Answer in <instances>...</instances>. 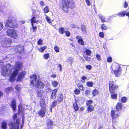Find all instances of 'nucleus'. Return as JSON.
<instances>
[{
  "label": "nucleus",
  "mask_w": 129,
  "mask_h": 129,
  "mask_svg": "<svg viewBox=\"0 0 129 129\" xmlns=\"http://www.w3.org/2000/svg\"><path fill=\"white\" fill-rule=\"evenodd\" d=\"M84 57L85 58V60L87 61H89L90 60V58L88 57L87 56H84Z\"/></svg>",
  "instance_id": "5fc2aeb1"
},
{
  "label": "nucleus",
  "mask_w": 129,
  "mask_h": 129,
  "mask_svg": "<svg viewBox=\"0 0 129 129\" xmlns=\"http://www.w3.org/2000/svg\"><path fill=\"white\" fill-rule=\"evenodd\" d=\"M111 113L112 118H115L118 117L120 115L119 113L117 111H112Z\"/></svg>",
  "instance_id": "2eb2a0df"
},
{
  "label": "nucleus",
  "mask_w": 129,
  "mask_h": 129,
  "mask_svg": "<svg viewBox=\"0 0 129 129\" xmlns=\"http://www.w3.org/2000/svg\"><path fill=\"white\" fill-rule=\"evenodd\" d=\"M57 91V89H55L53 91L51 97V98L54 99L56 98V93Z\"/></svg>",
  "instance_id": "aec40b11"
},
{
  "label": "nucleus",
  "mask_w": 129,
  "mask_h": 129,
  "mask_svg": "<svg viewBox=\"0 0 129 129\" xmlns=\"http://www.w3.org/2000/svg\"><path fill=\"white\" fill-rule=\"evenodd\" d=\"M78 87L82 91H84V87L82 85L80 84L78 85Z\"/></svg>",
  "instance_id": "ea45409f"
},
{
  "label": "nucleus",
  "mask_w": 129,
  "mask_h": 129,
  "mask_svg": "<svg viewBox=\"0 0 129 129\" xmlns=\"http://www.w3.org/2000/svg\"><path fill=\"white\" fill-rule=\"evenodd\" d=\"M47 124L49 127H52L53 125V122L50 120L48 119L47 120Z\"/></svg>",
  "instance_id": "6ab92c4d"
},
{
  "label": "nucleus",
  "mask_w": 129,
  "mask_h": 129,
  "mask_svg": "<svg viewBox=\"0 0 129 129\" xmlns=\"http://www.w3.org/2000/svg\"><path fill=\"white\" fill-rule=\"evenodd\" d=\"M38 12L36 11H34L33 12L34 15H33L31 19V23L32 26H33L34 23H36L37 24L39 21L38 18L37 14H38Z\"/></svg>",
  "instance_id": "f8f14e48"
},
{
  "label": "nucleus",
  "mask_w": 129,
  "mask_h": 129,
  "mask_svg": "<svg viewBox=\"0 0 129 129\" xmlns=\"http://www.w3.org/2000/svg\"><path fill=\"white\" fill-rule=\"evenodd\" d=\"M57 101L56 100H55L54 102L52 103V104L51 105V110L52 108L54 107H55V106L57 104Z\"/></svg>",
  "instance_id": "bb28decb"
},
{
  "label": "nucleus",
  "mask_w": 129,
  "mask_h": 129,
  "mask_svg": "<svg viewBox=\"0 0 129 129\" xmlns=\"http://www.w3.org/2000/svg\"><path fill=\"white\" fill-rule=\"evenodd\" d=\"M19 123L10 122L8 124L10 129H19Z\"/></svg>",
  "instance_id": "ddd939ff"
},
{
  "label": "nucleus",
  "mask_w": 129,
  "mask_h": 129,
  "mask_svg": "<svg viewBox=\"0 0 129 129\" xmlns=\"http://www.w3.org/2000/svg\"><path fill=\"white\" fill-rule=\"evenodd\" d=\"M58 67L60 68V71H61L62 69V66H61V65L60 64H59L58 65Z\"/></svg>",
  "instance_id": "338daca9"
},
{
  "label": "nucleus",
  "mask_w": 129,
  "mask_h": 129,
  "mask_svg": "<svg viewBox=\"0 0 129 129\" xmlns=\"http://www.w3.org/2000/svg\"><path fill=\"white\" fill-rule=\"evenodd\" d=\"M6 33L9 36L15 39H17L18 36L17 31L15 29H8L6 31Z\"/></svg>",
  "instance_id": "423d86ee"
},
{
  "label": "nucleus",
  "mask_w": 129,
  "mask_h": 129,
  "mask_svg": "<svg viewBox=\"0 0 129 129\" xmlns=\"http://www.w3.org/2000/svg\"><path fill=\"white\" fill-rule=\"evenodd\" d=\"M109 87V91L111 93H114L115 89L118 87L117 86L114 84V83L113 81L110 82Z\"/></svg>",
  "instance_id": "9b49d317"
},
{
  "label": "nucleus",
  "mask_w": 129,
  "mask_h": 129,
  "mask_svg": "<svg viewBox=\"0 0 129 129\" xmlns=\"http://www.w3.org/2000/svg\"><path fill=\"white\" fill-rule=\"evenodd\" d=\"M47 48V46H44L42 47L41 48H40L38 49V50L40 52H43L45 50V49Z\"/></svg>",
  "instance_id": "cd10ccee"
},
{
  "label": "nucleus",
  "mask_w": 129,
  "mask_h": 129,
  "mask_svg": "<svg viewBox=\"0 0 129 129\" xmlns=\"http://www.w3.org/2000/svg\"><path fill=\"white\" fill-rule=\"evenodd\" d=\"M30 81L31 84L36 87L43 88L44 86V84L40 80H36V75L34 74L30 76Z\"/></svg>",
  "instance_id": "f257e3e1"
},
{
  "label": "nucleus",
  "mask_w": 129,
  "mask_h": 129,
  "mask_svg": "<svg viewBox=\"0 0 129 129\" xmlns=\"http://www.w3.org/2000/svg\"><path fill=\"white\" fill-rule=\"evenodd\" d=\"M14 49L16 52V53L20 55H23L24 54V48L23 46L20 45L14 46L13 47Z\"/></svg>",
  "instance_id": "6e6552de"
},
{
  "label": "nucleus",
  "mask_w": 129,
  "mask_h": 129,
  "mask_svg": "<svg viewBox=\"0 0 129 129\" xmlns=\"http://www.w3.org/2000/svg\"><path fill=\"white\" fill-rule=\"evenodd\" d=\"M17 114H15L14 115L13 118L14 119V122L19 123V120L17 117Z\"/></svg>",
  "instance_id": "a211bd4d"
},
{
  "label": "nucleus",
  "mask_w": 129,
  "mask_h": 129,
  "mask_svg": "<svg viewBox=\"0 0 129 129\" xmlns=\"http://www.w3.org/2000/svg\"><path fill=\"white\" fill-rule=\"evenodd\" d=\"M48 9H44V11L45 13H47L49 11Z\"/></svg>",
  "instance_id": "680f3d73"
},
{
  "label": "nucleus",
  "mask_w": 129,
  "mask_h": 129,
  "mask_svg": "<svg viewBox=\"0 0 129 129\" xmlns=\"http://www.w3.org/2000/svg\"><path fill=\"white\" fill-rule=\"evenodd\" d=\"M8 20L5 22L6 25L8 27L11 28H15L18 26V25L16 21H14L12 19V17H9Z\"/></svg>",
  "instance_id": "20e7f679"
},
{
  "label": "nucleus",
  "mask_w": 129,
  "mask_h": 129,
  "mask_svg": "<svg viewBox=\"0 0 129 129\" xmlns=\"http://www.w3.org/2000/svg\"><path fill=\"white\" fill-rule=\"evenodd\" d=\"M13 68L12 65L9 64H7L5 67L4 66L3 67V70L1 71L2 74L3 76L10 75Z\"/></svg>",
  "instance_id": "7ed1b4c3"
},
{
  "label": "nucleus",
  "mask_w": 129,
  "mask_h": 129,
  "mask_svg": "<svg viewBox=\"0 0 129 129\" xmlns=\"http://www.w3.org/2000/svg\"><path fill=\"white\" fill-rule=\"evenodd\" d=\"M71 27L73 28H75L76 27V26L75 24H72L71 25Z\"/></svg>",
  "instance_id": "69168bd1"
},
{
  "label": "nucleus",
  "mask_w": 129,
  "mask_h": 129,
  "mask_svg": "<svg viewBox=\"0 0 129 129\" xmlns=\"http://www.w3.org/2000/svg\"><path fill=\"white\" fill-rule=\"evenodd\" d=\"M45 15L46 16V19L48 22L50 23H52V21L50 19V18L49 17L47 16L46 14H45Z\"/></svg>",
  "instance_id": "2f4dec72"
},
{
  "label": "nucleus",
  "mask_w": 129,
  "mask_h": 129,
  "mask_svg": "<svg viewBox=\"0 0 129 129\" xmlns=\"http://www.w3.org/2000/svg\"><path fill=\"white\" fill-rule=\"evenodd\" d=\"M81 29L82 31L83 32L86 33V30L85 26L84 25H82L81 26Z\"/></svg>",
  "instance_id": "7c9ffc66"
},
{
  "label": "nucleus",
  "mask_w": 129,
  "mask_h": 129,
  "mask_svg": "<svg viewBox=\"0 0 129 129\" xmlns=\"http://www.w3.org/2000/svg\"><path fill=\"white\" fill-rule=\"evenodd\" d=\"M91 93V91L89 90H86L85 91V94L87 96L89 95Z\"/></svg>",
  "instance_id": "a19ab883"
},
{
  "label": "nucleus",
  "mask_w": 129,
  "mask_h": 129,
  "mask_svg": "<svg viewBox=\"0 0 129 129\" xmlns=\"http://www.w3.org/2000/svg\"><path fill=\"white\" fill-rule=\"evenodd\" d=\"M11 43V39L10 38H4L2 41L1 44L4 47H8L9 46Z\"/></svg>",
  "instance_id": "1a4fd4ad"
},
{
  "label": "nucleus",
  "mask_w": 129,
  "mask_h": 129,
  "mask_svg": "<svg viewBox=\"0 0 129 129\" xmlns=\"http://www.w3.org/2000/svg\"><path fill=\"white\" fill-rule=\"evenodd\" d=\"M66 32V36L67 37H69L70 36V33L68 31H67Z\"/></svg>",
  "instance_id": "603ef678"
},
{
  "label": "nucleus",
  "mask_w": 129,
  "mask_h": 129,
  "mask_svg": "<svg viewBox=\"0 0 129 129\" xmlns=\"http://www.w3.org/2000/svg\"><path fill=\"white\" fill-rule=\"evenodd\" d=\"M40 105L42 108L38 112V114L41 117H43L45 116L46 112V106L44 101L42 100L40 102Z\"/></svg>",
  "instance_id": "0eeeda50"
},
{
  "label": "nucleus",
  "mask_w": 129,
  "mask_h": 129,
  "mask_svg": "<svg viewBox=\"0 0 129 129\" xmlns=\"http://www.w3.org/2000/svg\"><path fill=\"white\" fill-rule=\"evenodd\" d=\"M111 67L113 70V71H112V73L114 72L115 74H116V76H118V74L120 71L121 70L119 66L116 64H114L111 66Z\"/></svg>",
  "instance_id": "9d476101"
},
{
  "label": "nucleus",
  "mask_w": 129,
  "mask_h": 129,
  "mask_svg": "<svg viewBox=\"0 0 129 129\" xmlns=\"http://www.w3.org/2000/svg\"><path fill=\"white\" fill-rule=\"evenodd\" d=\"M13 88L11 87H9L6 89L5 91L7 92H9L13 90Z\"/></svg>",
  "instance_id": "e433bc0d"
},
{
  "label": "nucleus",
  "mask_w": 129,
  "mask_h": 129,
  "mask_svg": "<svg viewBox=\"0 0 129 129\" xmlns=\"http://www.w3.org/2000/svg\"><path fill=\"white\" fill-rule=\"evenodd\" d=\"M54 49L56 52H59V49L57 46H55L54 47Z\"/></svg>",
  "instance_id": "c03bdc74"
},
{
  "label": "nucleus",
  "mask_w": 129,
  "mask_h": 129,
  "mask_svg": "<svg viewBox=\"0 0 129 129\" xmlns=\"http://www.w3.org/2000/svg\"><path fill=\"white\" fill-rule=\"evenodd\" d=\"M93 84V83L91 81H88L86 83L87 85L89 87H92Z\"/></svg>",
  "instance_id": "c85d7f7f"
},
{
  "label": "nucleus",
  "mask_w": 129,
  "mask_h": 129,
  "mask_svg": "<svg viewBox=\"0 0 129 129\" xmlns=\"http://www.w3.org/2000/svg\"><path fill=\"white\" fill-rule=\"evenodd\" d=\"M76 38L78 40V42L79 44L81 45H84V42L83 41L81 37L80 36H77Z\"/></svg>",
  "instance_id": "dca6fc26"
},
{
  "label": "nucleus",
  "mask_w": 129,
  "mask_h": 129,
  "mask_svg": "<svg viewBox=\"0 0 129 129\" xmlns=\"http://www.w3.org/2000/svg\"><path fill=\"white\" fill-rule=\"evenodd\" d=\"M59 32L61 34H63L65 32V29L63 27H61L58 29Z\"/></svg>",
  "instance_id": "a878e982"
},
{
  "label": "nucleus",
  "mask_w": 129,
  "mask_h": 129,
  "mask_svg": "<svg viewBox=\"0 0 129 129\" xmlns=\"http://www.w3.org/2000/svg\"><path fill=\"white\" fill-rule=\"evenodd\" d=\"M93 103V101L92 100H88L86 101V105L87 106H90Z\"/></svg>",
  "instance_id": "c756f323"
},
{
  "label": "nucleus",
  "mask_w": 129,
  "mask_h": 129,
  "mask_svg": "<svg viewBox=\"0 0 129 129\" xmlns=\"http://www.w3.org/2000/svg\"><path fill=\"white\" fill-rule=\"evenodd\" d=\"M86 68L87 69L90 70L92 69V67L90 65H88L86 66Z\"/></svg>",
  "instance_id": "4d7b16f0"
},
{
  "label": "nucleus",
  "mask_w": 129,
  "mask_h": 129,
  "mask_svg": "<svg viewBox=\"0 0 129 129\" xmlns=\"http://www.w3.org/2000/svg\"><path fill=\"white\" fill-rule=\"evenodd\" d=\"M99 35L100 37L102 38H103L104 37V33L103 32H101L99 33Z\"/></svg>",
  "instance_id": "864d4df0"
},
{
  "label": "nucleus",
  "mask_w": 129,
  "mask_h": 129,
  "mask_svg": "<svg viewBox=\"0 0 129 129\" xmlns=\"http://www.w3.org/2000/svg\"><path fill=\"white\" fill-rule=\"evenodd\" d=\"M52 84L54 87H56L58 84V83L56 81H54L52 82Z\"/></svg>",
  "instance_id": "c9c22d12"
},
{
  "label": "nucleus",
  "mask_w": 129,
  "mask_h": 129,
  "mask_svg": "<svg viewBox=\"0 0 129 129\" xmlns=\"http://www.w3.org/2000/svg\"><path fill=\"white\" fill-rule=\"evenodd\" d=\"M26 74V72L24 71L18 74L17 78V81H21L22 80L23 78L24 77Z\"/></svg>",
  "instance_id": "4468645a"
},
{
  "label": "nucleus",
  "mask_w": 129,
  "mask_h": 129,
  "mask_svg": "<svg viewBox=\"0 0 129 129\" xmlns=\"http://www.w3.org/2000/svg\"><path fill=\"white\" fill-rule=\"evenodd\" d=\"M22 63L20 62H16L14 68V71L12 74L10 79V81L11 82H12L14 80L15 77L17 76L20 69L22 66Z\"/></svg>",
  "instance_id": "f03ea898"
},
{
  "label": "nucleus",
  "mask_w": 129,
  "mask_h": 129,
  "mask_svg": "<svg viewBox=\"0 0 129 129\" xmlns=\"http://www.w3.org/2000/svg\"><path fill=\"white\" fill-rule=\"evenodd\" d=\"M32 26L33 27V31L35 32L37 30V27L36 26H34L33 24Z\"/></svg>",
  "instance_id": "8fccbe9b"
},
{
  "label": "nucleus",
  "mask_w": 129,
  "mask_h": 129,
  "mask_svg": "<svg viewBox=\"0 0 129 129\" xmlns=\"http://www.w3.org/2000/svg\"><path fill=\"white\" fill-rule=\"evenodd\" d=\"M112 98L113 99H115L117 98V95L116 94H113L111 95Z\"/></svg>",
  "instance_id": "49530a36"
},
{
  "label": "nucleus",
  "mask_w": 129,
  "mask_h": 129,
  "mask_svg": "<svg viewBox=\"0 0 129 129\" xmlns=\"http://www.w3.org/2000/svg\"><path fill=\"white\" fill-rule=\"evenodd\" d=\"M127 99L126 97H123L121 99V102L123 103H125Z\"/></svg>",
  "instance_id": "79ce46f5"
},
{
  "label": "nucleus",
  "mask_w": 129,
  "mask_h": 129,
  "mask_svg": "<svg viewBox=\"0 0 129 129\" xmlns=\"http://www.w3.org/2000/svg\"><path fill=\"white\" fill-rule=\"evenodd\" d=\"M68 60L69 61H70V62L71 63H72V62H73V59L71 58L70 57H69L68 59Z\"/></svg>",
  "instance_id": "6e6d98bb"
},
{
  "label": "nucleus",
  "mask_w": 129,
  "mask_h": 129,
  "mask_svg": "<svg viewBox=\"0 0 129 129\" xmlns=\"http://www.w3.org/2000/svg\"><path fill=\"white\" fill-rule=\"evenodd\" d=\"M92 93L93 96H94L98 94V91L97 90L95 89L93 90Z\"/></svg>",
  "instance_id": "f704fd0d"
},
{
  "label": "nucleus",
  "mask_w": 129,
  "mask_h": 129,
  "mask_svg": "<svg viewBox=\"0 0 129 129\" xmlns=\"http://www.w3.org/2000/svg\"><path fill=\"white\" fill-rule=\"evenodd\" d=\"M3 24L1 22H0V31L3 28Z\"/></svg>",
  "instance_id": "bf43d9fd"
},
{
  "label": "nucleus",
  "mask_w": 129,
  "mask_h": 129,
  "mask_svg": "<svg viewBox=\"0 0 129 129\" xmlns=\"http://www.w3.org/2000/svg\"><path fill=\"white\" fill-rule=\"evenodd\" d=\"M128 4L127 3H126V2H125L124 5V7L125 8H126L127 7Z\"/></svg>",
  "instance_id": "0e129e2a"
},
{
  "label": "nucleus",
  "mask_w": 129,
  "mask_h": 129,
  "mask_svg": "<svg viewBox=\"0 0 129 129\" xmlns=\"http://www.w3.org/2000/svg\"><path fill=\"white\" fill-rule=\"evenodd\" d=\"M58 100L59 102H61L63 98V96L62 95L60 94L58 95L57 96Z\"/></svg>",
  "instance_id": "b1692460"
},
{
  "label": "nucleus",
  "mask_w": 129,
  "mask_h": 129,
  "mask_svg": "<svg viewBox=\"0 0 129 129\" xmlns=\"http://www.w3.org/2000/svg\"><path fill=\"white\" fill-rule=\"evenodd\" d=\"M112 58L111 57H108L107 59V62H110L112 61Z\"/></svg>",
  "instance_id": "3c124183"
},
{
  "label": "nucleus",
  "mask_w": 129,
  "mask_h": 129,
  "mask_svg": "<svg viewBox=\"0 0 129 129\" xmlns=\"http://www.w3.org/2000/svg\"><path fill=\"white\" fill-rule=\"evenodd\" d=\"M126 12L125 11H123L120 13L118 14V15H120V16L123 17L125 16L126 14Z\"/></svg>",
  "instance_id": "72a5a7b5"
},
{
  "label": "nucleus",
  "mask_w": 129,
  "mask_h": 129,
  "mask_svg": "<svg viewBox=\"0 0 129 129\" xmlns=\"http://www.w3.org/2000/svg\"><path fill=\"white\" fill-rule=\"evenodd\" d=\"M11 107L14 111L15 110L16 108V103L15 100H12L11 103Z\"/></svg>",
  "instance_id": "412c9836"
},
{
  "label": "nucleus",
  "mask_w": 129,
  "mask_h": 129,
  "mask_svg": "<svg viewBox=\"0 0 129 129\" xmlns=\"http://www.w3.org/2000/svg\"><path fill=\"white\" fill-rule=\"evenodd\" d=\"M74 92L75 94H78L80 93V91L79 89H76L75 90Z\"/></svg>",
  "instance_id": "37998d69"
},
{
  "label": "nucleus",
  "mask_w": 129,
  "mask_h": 129,
  "mask_svg": "<svg viewBox=\"0 0 129 129\" xmlns=\"http://www.w3.org/2000/svg\"><path fill=\"white\" fill-rule=\"evenodd\" d=\"M87 109L88 112H90L93 110L94 109V107L92 105H90L89 106Z\"/></svg>",
  "instance_id": "5701e85b"
},
{
  "label": "nucleus",
  "mask_w": 129,
  "mask_h": 129,
  "mask_svg": "<svg viewBox=\"0 0 129 129\" xmlns=\"http://www.w3.org/2000/svg\"><path fill=\"white\" fill-rule=\"evenodd\" d=\"M40 4L42 6H44L45 4L44 2L42 1L40 2Z\"/></svg>",
  "instance_id": "e2e57ef3"
},
{
  "label": "nucleus",
  "mask_w": 129,
  "mask_h": 129,
  "mask_svg": "<svg viewBox=\"0 0 129 129\" xmlns=\"http://www.w3.org/2000/svg\"><path fill=\"white\" fill-rule=\"evenodd\" d=\"M86 4L88 6H89L90 5V2L89 0H85Z\"/></svg>",
  "instance_id": "13d9d810"
},
{
  "label": "nucleus",
  "mask_w": 129,
  "mask_h": 129,
  "mask_svg": "<svg viewBox=\"0 0 129 129\" xmlns=\"http://www.w3.org/2000/svg\"><path fill=\"white\" fill-rule=\"evenodd\" d=\"M87 78L85 76H83L82 77V79L84 80Z\"/></svg>",
  "instance_id": "774afa93"
},
{
  "label": "nucleus",
  "mask_w": 129,
  "mask_h": 129,
  "mask_svg": "<svg viewBox=\"0 0 129 129\" xmlns=\"http://www.w3.org/2000/svg\"><path fill=\"white\" fill-rule=\"evenodd\" d=\"M49 57V55L48 53H47L44 55L43 57L45 59H48Z\"/></svg>",
  "instance_id": "4c0bfd02"
},
{
  "label": "nucleus",
  "mask_w": 129,
  "mask_h": 129,
  "mask_svg": "<svg viewBox=\"0 0 129 129\" xmlns=\"http://www.w3.org/2000/svg\"><path fill=\"white\" fill-rule=\"evenodd\" d=\"M43 41L42 40L40 39L38 42V45H41L42 44Z\"/></svg>",
  "instance_id": "de8ad7c7"
},
{
  "label": "nucleus",
  "mask_w": 129,
  "mask_h": 129,
  "mask_svg": "<svg viewBox=\"0 0 129 129\" xmlns=\"http://www.w3.org/2000/svg\"><path fill=\"white\" fill-rule=\"evenodd\" d=\"M122 108V103L121 102L118 103L116 105V109L117 111H120Z\"/></svg>",
  "instance_id": "f3484780"
},
{
  "label": "nucleus",
  "mask_w": 129,
  "mask_h": 129,
  "mask_svg": "<svg viewBox=\"0 0 129 129\" xmlns=\"http://www.w3.org/2000/svg\"><path fill=\"white\" fill-rule=\"evenodd\" d=\"M73 107L76 111H77L78 110L79 107L76 102L74 103L73 104Z\"/></svg>",
  "instance_id": "393cba45"
},
{
  "label": "nucleus",
  "mask_w": 129,
  "mask_h": 129,
  "mask_svg": "<svg viewBox=\"0 0 129 129\" xmlns=\"http://www.w3.org/2000/svg\"><path fill=\"white\" fill-rule=\"evenodd\" d=\"M102 29L103 30H106L107 29V27L106 25L104 24L101 25Z\"/></svg>",
  "instance_id": "58836bf2"
},
{
  "label": "nucleus",
  "mask_w": 129,
  "mask_h": 129,
  "mask_svg": "<svg viewBox=\"0 0 129 129\" xmlns=\"http://www.w3.org/2000/svg\"><path fill=\"white\" fill-rule=\"evenodd\" d=\"M74 5L73 1L72 0H65L62 1L60 4V6L61 7L63 8L69 7V6H73Z\"/></svg>",
  "instance_id": "39448f33"
},
{
  "label": "nucleus",
  "mask_w": 129,
  "mask_h": 129,
  "mask_svg": "<svg viewBox=\"0 0 129 129\" xmlns=\"http://www.w3.org/2000/svg\"><path fill=\"white\" fill-rule=\"evenodd\" d=\"M7 123L5 121H3L2 123L1 127L2 129H6Z\"/></svg>",
  "instance_id": "4be33fe9"
},
{
  "label": "nucleus",
  "mask_w": 129,
  "mask_h": 129,
  "mask_svg": "<svg viewBox=\"0 0 129 129\" xmlns=\"http://www.w3.org/2000/svg\"><path fill=\"white\" fill-rule=\"evenodd\" d=\"M63 10L65 12L67 13L68 12V9H63Z\"/></svg>",
  "instance_id": "052dcab7"
},
{
  "label": "nucleus",
  "mask_w": 129,
  "mask_h": 129,
  "mask_svg": "<svg viewBox=\"0 0 129 129\" xmlns=\"http://www.w3.org/2000/svg\"><path fill=\"white\" fill-rule=\"evenodd\" d=\"M91 53V51L89 50H86V53L88 55H90Z\"/></svg>",
  "instance_id": "a18cd8bd"
},
{
  "label": "nucleus",
  "mask_w": 129,
  "mask_h": 129,
  "mask_svg": "<svg viewBox=\"0 0 129 129\" xmlns=\"http://www.w3.org/2000/svg\"><path fill=\"white\" fill-rule=\"evenodd\" d=\"M96 57L97 58V59L100 61L101 60V56L99 54H97L96 55Z\"/></svg>",
  "instance_id": "09e8293b"
},
{
  "label": "nucleus",
  "mask_w": 129,
  "mask_h": 129,
  "mask_svg": "<svg viewBox=\"0 0 129 129\" xmlns=\"http://www.w3.org/2000/svg\"><path fill=\"white\" fill-rule=\"evenodd\" d=\"M99 17L101 19V21L102 22H104L106 21L105 18L102 15H99Z\"/></svg>",
  "instance_id": "473e14b6"
}]
</instances>
